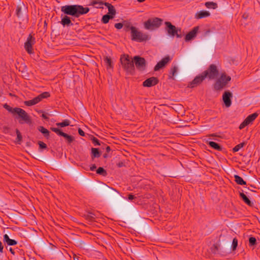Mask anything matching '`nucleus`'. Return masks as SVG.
<instances>
[{
	"instance_id": "nucleus-1",
	"label": "nucleus",
	"mask_w": 260,
	"mask_h": 260,
	"mask_svg": "<svg viewBox=\"0 0 260 260\" xmlns=\"http://www.w3.org/2000/svg\"><path fill=\"white\" fill-rule=\"evenodd\" d=\"M3 107L10 113L20 124H30L31 123V117L23 109L19 107L12 108L7 103L3 105Z\"/></svg>"
},
{
	"instance_id": "nucleus-2",
	"label": "nucleus",
	"mask_w": 260,
	"mask_h": 260,
	"mask_svg": "<svg viewBox=\"0 0 260 260\" xmlns=\"http://www.w3.org/2000/svg\"><path fill=\"white\" fill-rule=\"evenodd\" d=\"M120 206L125 207L124 214H127L131 218L136 219L139 218L138 213L136 211L134 208L129 203L125 202L120 198L118 199L117 203L114 204V208L118 211H120Z\"/></svg>"
},
{
	"instance_id": "nucleus-3",
	"label": "nucleus",
	"mask_w": 260,
	"mask_h": 260,
	"mask_svg": "<svg viewBox=\"0 0 260 260\" xmlns=\"http://www.w3.org/2000/svg\"><path fill=\"white\" fill-rule=\"evenodd\" d=\"M89 11V8L84 7L81 5H66V15H71L75 18H78L81 15L86 14Z\"/></svg>"
},
{
	"instance_id": "nucleus-4",
	"label": "nucleus",
	"mask_w": 260,
	"mask_h": 260,
	"mask_svg": "<svg viewBox=\"0 0 260 260\" xmlns=\"http://www.w3.org/2000/svg\"><path fill=\"white\" fill-rule=\"evenodd\" d=\"M211 251L214 254H219L221 255L225 256L231 253L230 242H217L214 244L211 248Z\"/></svg>"
},
{
	"instance_id": "nucleus-5",
	"label": "nucleus",
	"mask_w": 260,
	"mask_h": 260,
	"mask_svg": "<svg viewBox=\"0 0 260 260\" xmlns=\"http://www.w3.org/2000/svg\"><path fill=\"white\" fill-rule=\"evenodd\" d=\"M120 62L123 70L127 74L133 75L135 73V68L134 64L133 59L129 55L123 54L121 55Z\"/></svg>"
},
{
	"instance_id": "nucleus-6",
	"label": "nucleus",
	"mask_w": 260,
	"mask_h": 260,
	"mask_svg": "<svg viewBox=\"0 0 260 260\" xmlns=\"http://www.w3.org/2000/svg\"><path fill=\"white\" fill-rule=\"evenodd\" d=\"M163 20L158 17L150 18L144 22V26L147 30H153L159 28Z\"/></svg>"
},
{
	"instance_id": "nucleus-7",
	"label": "nucleus",
	"mask_w": 260,
	"mask_h": 260,
	"mask_svg": "<svg viewBox=\"0 0 260 260\" xmlns=\"http://www.w3.org/2000/svg\"><path fill=\"white\" fill-rule=\"evenodd\" d=\"M165 24L166 25L165 29L167 32L169 36L172 37H174L176 36L178 38H181V35L178 33L179 32H181V28L176 27L169 21H166L165 22Z\"/></svg>"
},
{
	"instance_id": "nucleus-8",
	"label": "nucleus",
	"mask_w": 260,
	"mask_h": 260,
	"mask_svg": "<svg viewBox=\"0 0 260 260\" xmlns=\"http://www.w3.org/2000/svg\"><path fill=\"white\" fill-rule=\"evenodd\" d=\"M231 80V77L230 76H227L225 73H222L220 78L216 81L214 84V89L215 90H221Z\"/></svg>"
},
{
	"instance_id": "nucleus-9",
	"label": "nucleus",
	"mask_w": 260,
	"mask_h": 260,
	"mask_svg": "<svg viewBox=\"0 0 260 260\" xmlns=\"http://www.w3.org/2000/svg\"><path fill=\"white\" fill-rule=\"evenodd\" d=\"M131 34V39L139 42L146 41L150 39V37L146 34H143L137 30V28H134Z\"/></svg>"
},
{
	"instance_id": "nucleus-10",
	"label": "nucleus",
	"mask_w": 260,
	"mask_h": 260,
	"mask_svg": "<svg viewBox=\"0 0 260 260\" xmlns=\"http://www.w3.org/2000/svg\"><path fill=\"white\" fill-rule=\"evenodd\" d=\"M202 74L205 78H208L210 80H212L218 75L219 71L216 65L211 64Z\"/></svg>"
},
{
	"instance_id": "nucleus-11",
	"label": "nucleus",
	"mask_w": 260,
	"mask_h": 260,
	"mask_svg": "<svg viewBox=\"0 0 260 260\" xmlns=\"http://www.w3.org/2000/svg\"><path fill=\"white\" fill-rule=\"evenodd\" d=\"M27 8L23 3L20 4L17 6L16 9V14L18 18L21 21L27 20Z\"/></svg>"
},
{
	"instance_id": "nucleus-12",
	"label": "nucleus",
	"mask_w": 260,
	"mask_h": 260,
	"mask_svg": "<svg viewBox=\"0 0 260 260\" xmlns=\"http://www.w3.org/2000/svg\"><path fill=\"white\" fill-rule=\"evenodd\" d=\"M66 240L77 246L82 247L85 244L80 240V237L78 235L73 233L67 235Z\"/></svg>"
},
{
	"instance_id": "nucleus-13",
	"label": "nucleus",
	"mask_w": 260,
	"mask_h": 260,
	"mask_svg": "<svg viewBox=\"0 0 260 260\" xmlns=\"http://www.w3.org/2000/svg\"><path fill=\"white\" fill-rule=\"evenodd\" d=\"M133 61L136 67L140 71H144L146 67V61L144 57L140 56H135L134 57Z\"/></svg>"
},
{
	"instance_id": "nucleus-14",
	"label": "nucleus",
	"mask_w": 260,
	"mask_h": 260,
	"mask_svg": "<svg viewBox=\"0 0 260 260\" xmlns=\"http://www.w3.org/2000/svg\"><path fill=\"white\" fill-rule=\"evenodd\" d=\"M35 34H30L24 43V48L27 52L31 54L33 52L32 45L36 43V39L34 37Z\"/></svg>"
},
{
	"instance_id": "nucleus-15",
	"label": "nucleus",
	"mask_w": 260,
	"mask_h": 260,
	"mask_svg": "<svg viewBox=\"0 0 260 260\" xmlns=\"http://www.w3.org/2000/svg\"><path fill=\"white\" fill-rule=\"evenodd\" d=\"M258 115V114L256 112H255L253 114L248 115L245 119V120L241 123L239 127V128L240 129H242L247 125H249L250 123H252V122L256 118Z\"/></svg>"
},
{
	"instance_id": "nucleus-16",
	"label": "nucleus",
	"mask_w": 260,
	"mask_h": 260,
	"mask_svg": "<svg viewBox=\"0 0 260 260\" xmlns=\"http://www.w3.org/2000/svg\"><path fill=\"white\" fill-rule=\"evenodd\" d=\"M205 79V78L202 73L197 76L192 81L190 82L188 85V87L191 88L197 87L198 85H200Z\"/></svg>"
},
{
	"instance_id": "nucleus-17",
	"label": "nucleus",
	"mask_w": 260,
	"mask_h": 260,
	"mask_svg": "<svg viewBox=\"0 0 260 260\" xmlns=\"http://www.w3.org/2000/svg\"><path fill=\"white\" fill-rule=\"evenodd\" d=\"M233 97L232 93L229 90L225 91L222 95V101L225 106L226 108H229L231 106L232 100L231 99Z\"/></svg>"
},
{
	"instance_id": "nucleus-18",
	"label": "nucleus",
	"mask_w": 260,
	"mask_h": 260,
	"mask_svg": "<svg viewBox=\"0 0 260 260\" xmlns=\"http://www.w3.org/2000/svg\"><path fill=\"white\" fill-rule=\"evenodd\" d=\"M171 58L169 55L166 56L160 61L157 62L154 68V70L155 71H157L164 68L166 64L171 61Z\"/></svg>"
},
{
	"instance_id": "nucleus-19",
	"label": "nucleus",
	"mask_w": 260,
	"mask_h": 260,
	"mask_svg": "<svg viewBox=\"0 0 260 260\" xmlns=\"http://www.w3.org/2000/svg\"><path fill=\"white\" fill-rule=\"evenodd\" d=\"M199 29V26L194 27L186 35L184 38L185 41L186 42H188L193 40L197 37Z\"/></svg>"
},
{
	"instance_id": "nucleus-20",
	"label": "nucleus",
	"mask_w": 260,
	"mask_h": 260,
	"mask_svg": "<svg viewBox=\"0 0 260 260\" xmlns=\"http://www.w3.org/2000/svg\"><path fill=\"white\" fill-rule=\"evenodd\" d=\"M159 82V80L157 77H152L145 80L143 82L144 87H150L156 85Z\"/></svg>"
},
{
	"instance_id": "nucleus-21",
	"label": "nucleus",
	"mask_w": 260,
	"mask_h": 260,
	"mask_svg": "<svg viewBox=\"0 0 260 260\" xmlns=\"http://www.w3.org/2000/svg\"><path fill=\"white\" fill-rule=\"evenodd\" d=\"M88 6H92L96 9H103V0H90Z\"/></svg>"
},
{
	"instance_id": "nucleus-22",
	"label": "nucleus",
	"mask_w": 260,
	"mask_h": 260,
	"mask_svg": "<svg viewBox=\"0 0 260 260\" xmlns=\"http://www.w3.org/2000/svg\"><path fill=\"white\" fill-rule=\"evenodd\" d=\"M210 15V13L209 11H206V10H201L195 14V18L197 19H202L203 18H206Z\"/></svg>"
},
{
	"instance_id": "nucleus-23",
	"label": "nucleus",
	"mask_w": 260,
	"mask_h": 260,
	"mask_svg": "<svg viewBox=\"0 0 260 260\" xmlns=\"http://www.w3.org/2000/svg\"><path fill=\"white\" fill-rule=\"evenodd\" d=\"M206 143L212 148L218 150V151H222V147L219 145L218 143L211 141L209 140H207L206 141Z\"/></svg>"
},
{
	"instance_id": "nucleus-24",
	"label": "nucleus",
	"mask_w": 260,
	"mask_h": 260,
	"mask_svg": "<svg viewBox=\"0 0 260 260\" xmlns=\"http://www.w3.org/2000/svg\"><path fill=\"white\" fill-rule=\"evenodd\" d=\"M239 196L242 200L249 206L253 207L254 206L253 202H251L243 192H239Z\"/></svg>"
},
{
	"instance_id": "nucleus-25",
	"label": "nucleus",
	"mask_w": 260,
	"mask_h": 260,
	"mask_svg": "<svg viewBox=\"0 0 260 260\" xmlns=\"http://www.w3.org/2000/svg\"><path fill=\"white\" fill-rule=\"evenodd\" d=\"M102 154L101 152L99 150V148H92L91 149V157L93 160L95 158H99Z\"/></svg>"
},
{
	"instance_id": "nucleus-26",
	"label": "nucleus",
	"mask_w": 260,
	"mask_h": 260,
	"mask_svg": "<svg viewBox=\"0 0 260 260\" xmlns=\"http://www.w3.org/2000/svg\"><path fill=\"white\" fill-rule=\"evenodd\" d=\"M123 27H124V30L126 32L128 31L129 30H131V32H132L133 28H136V27L132 26L131 22H129L127 20L123 21Z\"/></svg>"
},
{
	"instance_id": "nucleus-27",
	"label": "nucleus",
	"mask_w": 260,
	"mask_h": 260,
	"mask_svg": "<svg viewBox=\"0 0 260 260\" xmlns=\"http://www.w3.org/2000/svg\"><path fill=\"white\" fill-rule=\"evenodd\" d=\"M4 241L9 246L15 245L17 244V242L13 239H11L8 235H4Z\"/></svg>"
},
{
	"instance_id": "nucleus-28",
	"label": "nucleus",
	"mask_w": 260,
	"mask_h": 260,
	"mask_svg": "<svg viewBox=\"0 0 260 260\" xmlns=\"http://www.w3.org/2000/svg\"><path fill=\"white\" fill-rule=\"evenodd\" d=\"M40 102V99L39 97H36L32 100L26 101L24 102L25 105L27 106H31L35 105Z\"/></svg>"
},
{
	"instance_id": "nucleus-29",
	"label": "nucleus",
	"mask_w": 260,
	"mask_h": 260,
	"mask_svg": "<svg viewBox=\"0 0 260 260\" xmlns=\"http://www.w3.org/2000/svg\"><path fill=\"white\" fill-rule=\"evenodd\" d=\"M104 61L106 64L107 69H113V62H112V61L110 57L105 56L104 57Z\"/></svg>"
},
{
	"instance_id": "nucleus-30",
	"label": "nucleus",
	"mask_w": 260,
	"mask_h": 260,
	"mask_svg": "<svg viewBox=\"0 0 260 260\" xmlns=\"http://www.w3.org/2000/svg\"><path fill=\"white\" fill-rule=\"evenodd\" d=\"M235 181L238 185H244L246 184V182L243 179L238 175H235L234 176Z\"/></svg>"
},
{
	"instance_id": "nucleus-31",
	"label": "nucleus",
	"mask_w": 260,
	"mask_h": 260,
	"mask_svg": "<svg viewBox=\"0 0 260 260\" xmlns=\"http://www.w3.org/2000/svg\"><path fill=\"white\" fill-rule=\"evenodd\" d=\"M38 129L44 135L45 138L47 139L49 138L50 132L47 129L45 128L44 126H40L38 127Z\"/></svg>"
},
{
	"instance_id": "nucleus-32",
	"label": "nucleus",
	"mask_w": 260,
	"mask_h": 260,
	"mask_svg": "<svg viewBox=\"0 0 260 260\" xmlns=\"http://www.w3.org/2000/svg\"><path fill=\"white\" fill-rule=\"evenodd\" d=\"M88 136V138L92 141V143L94 144V146H100L101 143L100 141L93 135L87 134Z\"/></svg>"
},
{
	"instance_id": "nucleus-33",
	"label": "nucleus",
	"mask_w": 260,
	"mask_h": 260,
	"mask_svg": "<svg viewBox=\"0 0 260 260\" xmlns=\"http://www.w3.org/2000/svg\"><path fill=\"white\" fill-rule=\"evenodd\" d=\"M205 5L208 9H215L218 7L217 4L213 2H206Z\"/></svg>"
},
{
	"instance_id": "nucleus-34",
	"label": "nucleus",
	"mask_w": 260,
	"mask_h": 260,
	"mask_svg": "<svg viewBox=\"0 0 260 260\" xmlns=\"http://www.w3.org/2000/svg\"><path fill=\"white\" fill-rule=\"evenodd\" d=\"M51 129L58 135L65 137V133L63 132L59 127H52Z\"/></svg>"
},
{
	"instance_id": "nucleus-35",
	"label": "nucleus",
	"mask_w": 260,
	"mask_h": 260,
	"mask_svg": "<svg viewBox=\"0 0 260 260\" xmlns=\"http://www.w3.org/2000/svg\"><path fill=\"white\" fill-rule=\"evenodd\" d=\"M113 18L111 17L110 15L106 14L102 17L101 21L104 24H107L109 22L110 19H112Z\"/></svg>"
},
{
	"instance_id": "nucleus-36",
	"label": "nucleus",
	"mask_w": 260,
	"mask_h": 260,
	"mask_svg": "<svg viewBox=\"0 0 260 260\" xmlns=\"http://www.w3.org/2000/svg\"><path fill=\"white\" fill-rule=\"evenodd\" d=\"M96 173L99 175H102L103 176H106L107 172L105 169L103 167H99L96 171Z\"/></svg>"
},
{
	"instance_id": "nucleus-37",
	"label": "nucleus",
	"mask_w": 260,
	"mask_h": 260,
	"mask_svg": "<svg viewBox=\"0 0 260 260\" xmlns=\"http://www.w3.org/2000/svg\"><path fill=\"white\" fill-rule=\"evenodd\" d=\"M246 144V143L245 142H243L242 143H241L237 145L233 148V152H236L238 151L241 148H243Z\"/></svg>"
},
{
	"instance_id": "nucleus-38",
	"label": "nucleus",
	"mask_w": 260,
	"mask_h": 260,
	"mask_svg": "<svg viewBox=\"0 0 260 260\" xmlns=\"http://www.w3.org/2000/svg\"><path fill=\"white\" fill-rule=\"evenodd\" d=\"M116 10L113 6H112L111 7L109 8L108 13H107V14L110 15L111 17L114 18L115 15H116Z\"/></svg>"
},
{
	"instance_id": "nucleus-39",
	"label": "nucleus",
	"mask_w": 260,
	"mask_h": 260,
	"mask_svg": "<svg viewBox=\"0 0 260 260\" xmlns=\"http://www.w3.org/2000/svg\"><path fill=\"white\" fill-rule=\"evenodd\" d=\"M66 141L69 144L71 145L75 141V138L70 135L66 134Z\"/></svg>"
},
{
	"instance_id": "nucleus-40",
	"label": "nucleus",
	"mask_w": 260,
	"mask_h": 260,
	"mask_svg": "<svg viewBox=\"0 0 260 260\" xmlns=\"http://www.w3.org/2000/svg\"><path fill=\"white\" fill-rule=\"evenodd\" d=\"M16 133L17 135L16 143H17L19 144H20L22 140L21 134L18 129H16Z\"/></svg>"
},
{
	"instance_id": "nucleus-41",
	"label": "nucleus",
	"mask_w": 260,
	"mask_h": 260,
	"mask_svg": "<svg viewBox=\"0 0 260 260\" xmlns=\"http://www.w3.org/2000/svg\"><path fill=\"white\" fill-rule=\"evenodd\" d=\"M61 10L63 13L61 15V23L63 25V26H65V6H61Z\"/></svg>"
},
{
	"instance_id": "nucleus-42",
	"label": "nucleus",
	"mask_w": 260,
	"mask_h": 260,
	"mask_svg": "<svg viewBox=\"0 0 260 260\" xmlns=\"http://www.w3.org/2000/svg\"><path fill=\"white\" fill-rule=\"evenodd\" d=\"M177 70H178V68L176 66H174L173 68L171 69V71L170 72V75H169V77L170 78H172L173 80L174 79L173 77L175 76V74L177 72Z\"/></svg>"
},
{
	"instance_id": "nucleus-43",
	"label": "nucleus",
	"mask_w": 260,
	"mask_h": 260,
	"mask_svg": "<svg viewBox=\"0 0 260 260\" xmlns=\"http://www.w3.org/2000/svg\"><path fill=\"white\" fill-rule=\"evenodd\" d=\"M237 246H238V240L237 239V238H235L233 240L232 245H231L232 251H235L236 249Z\"/></svg>"
},
{
	"instance_id": "nucleus-44",
	"label": "nucleus",
	"mask_w": 260,
	"mask_h": 260,
	"mask_svg": "<svg viewBox=\"0 0 260 260\" xmlns=\"http://www.w3.org/2000/svg\"><path fill=\"white\" fill-rule=\"evenodd\" d=\"M256 239L254 237H250L249 238V246H254L256 245Z\"/></svg>"
},
{
	"instance_id": "nucleus-45",
	"label": "nucleus",
	"mask_w": 260,
	"mask_h": 260,
	"mask_svg": "<svg viewBox=\"0 0 260 260\" xmlns=\"http://www.w3.org/2000/svg\"><path fill=\"white\" fill-rule=\"evenodd\" d=\"M94 216L95 215L91 213V212H88L86 215L85 217L86 219L90 221H92L94 220Z\"/></svg>"
},
{
	"instance_id": "nucleus-46",
	"label": "nucleus",
	"mask_w": 260,
	"mask_h": 260,
	"mask_svg": "<svg viewBox=\"0 0 260 260\" xmlns=\"http://www.w3.org/2000/svg\"><path fill=\"white\" fill-rule=\"evenodd\" d=\"M50 96V93L48 92H44L40 94H39L37 97H39L40 99V102L43 99L45 98H47Z\"/></svg>"
},
{
	"instance_id": "nucleus-47",
	"label": "nucleus",
	"mask_w": 260,
	"mask_h": 260,
	"mask_svg": "<svg viewBox=\"0 0 260 260\" xmlns=\"http://www.w3.org/2000/svg\"><path fill=\"white\" fill-rule=\"evenodd\" d=\"M38 144L40 149H46L47 148V145L42 141H39Z\"/></svg>"
},
{
	"instance_id": "nucleus-48",
	"label": "nucleus",
	"mask_w": 260,
	"mask_h": 260,
	"mask_svg": "<svg viewBox=\"0 0 260 260\" xmlns=\"http://www.w3.org/2000/svg\"><path fill=\"white\" fill-rule=\"evenodd\" d=\"M72 25L73 23L71 22V18L70 17L66 16V25L70 26Z\"/></svg>"
},
{
	"instance_id": "nucleus-49",
	"label": "nucleus",
	"mask_w": 260,
	"mask_h": 260,
	"mask_svg": "<svg viewBox=\"0 0 260 260\" xmlns=\"http://www.w3.org/2000/svg\"><path fill=\"white\" fill-rule=\"evenodd\" d=\"M114 26L116 28L118 29H121L123 26V22L122 23H115V25H114Z\"/></svg>"
},
{
	"instance_id": "nucleus-50",
	"label": "nucleus",
	"mask_w": 260,
	"mask_h": 260,
	"mask_svg": "<svg viewBox=\"0 0 260 260\" xmlns=\"http://www.w3.org/2000/svg\"><path fill=\"white\" fill-rule=\"evenodd\" d=\"M117 166L119 168H121L122 167L125 166V162L124 161H119L118 163L117 164Z\"/></svg>"
},
{
	"instance_id": "nucleus-51",
	"label": "nucleus",
	"mask_w": 260,
	"mask_h": 260,
	"mask_svg": "<svg viewBox=\"0 0 260 260\" xmlns=\"http://www.w3.org/2000/svg\"><path fill=\"white\" fill-rule=\"evenodd\" d=\"M78 133L81 136H85V133L84 131L80 128H78Z\"/></svg>"
},
{
	"instance_id": "nucleus-52",
	"label": "nucleus",
	"mask_w": 260,
	"mask_h": 260,
	"mask_svg": "<svg viewBox=\"0 0 260 260\" xmlns=\"http://www.w3.org/2000/svg\"><path fill=\"white\" fill-rule=\"evenodd\" d=\"M56 125L57 126H60L61 127H64L65 126V120H63L60 123H56Z\"/></svg>"
},
{
	"instance_id": "nucleus-53",
	"label": "nucleus",
	"mask_w": 260,
	"mask_h": 260,
	"mask_svg": "<svg viewBox=\"0 0 260 260\" xmlns=\"http://www.w3.org/2000/svg\"><path fill=\"white\" fill-rule=\"evenodd\" d=\"M136 198V197L132 194H129L128 196V199L129 200H133Z\"/></svg>"
},
{
	"instance_id": "nucleus-54",
	"label": "nucleus",
	"mask_w": 260,
	"mask_h": 260,
	"mask_svg": "<svg viewBox=\"0 0 260 260\" xmlns=\"http://www.w3.org/2000/svg\"><path fill=\"white\" fill-rule=\"evenodd\" d=\"M103 5H105L106 7H107L108 9H109V8L111 7L112 6L111 4L107 2H104V1Z\"/></svg>"
},
{
	"instance_id": "nucleus-55",
	"label": "nucleus",
	"mask_w": 260,
	"mask_h": 260,
	"mask_svg": "<svg viewBox=\"0 0 260 260\" xmlns=\"http://www.w3.org/2000/svg\"><path fill=\"white\" fill-rule=\"evenodd\" d=\"M96 168V165L95 164L92 165L90 168V170L91 171H94Z\"/></svg>"
},
{
	"instance_id": "nucleus-56",
	"label": "nucleus",
	"mask_w": 260,
	"mask_h": 260,
	"mask_svg": "<svg viewBox=\"0 0 260 260\" xmlns=\"http://www.w3.org/2000/svg\"><path fill=\"white\" fill-rule=\"evenodd\" d=\"M71 122L70 120L66 119V126L71 125L73 126V125L71 124Z\"/></svg>"
},
{
	"instance_id": "nucleus-57",
	"label": "nucleus",
	"mask_w": 260,
	"mask_h": 260,
	"mask_svg": "<svg viewBox=\"0 0 260 260\" xmlns=\"http://www.w3.org/2000/svg\"><path fill=\"white\" fill-rule=\"evenodd\" d=\"M74 260H80L79 257L77 256L75 254L73 253Z\"/></svg>"
},
{
	"instance_id": "nucleus-58",
	"label": "nucleus",
	"mask_w": 260,
	"mask_h": 260,
	"mask_svg": "<svg viewBox=\"0 0 260 260\" xmlns=\"http://www.w3.org/2000/svg\"><path fill=\"white\" fill-rule=\"evenodd\" d=\"M4 246H3L2 243L0 241V252H3Z\"/></svg>"
},
{
	"instance_id": "nucleus-59",
	"label": "nucleus",
	"mask_w": 260,
	"mask_h": 260,
	"mask_svg": "<svg viewBox=\"0 0 260 260\" xmlns=\"http://www.w3.org/2000/svg\"><path fill=\"white\" fill-rule=\"evenodd\" d=\"M111 148L110 146H107L106 147V152L107 153H109L110 151H111Z\"/></svg>"
},
{
	"instance_id": "nucleus-60",
	"label": "nucleus",
	"mask_w": 260,
	"mask_h": 260,
	"mask_svg": "<svg viewBox=\"0 0 260 260\" xmlns=\"http://www.w3.org/2000/svg\"><path fill=\"white\" fill-rule=\"evenodd\" d=\"M9 251L11 252V253L13 254V255H14L15 254V251H14V250L11 248L10 247L9 248Z\"/></svg>"
},
{
	"instance_id": "nucleus-61",
	"label": "nucleus",
	"mask_w": 260,
	"mask_h": 260,
	"mask_svg": "<svg viewBox=\"0 0 260 260\" xmlns=\"http://www.w3.org/2000/svg\"><path fill=\"white\" fill-rule=\"evenodd\" d=\"M42 117L45 119H48V117L45 114H43Z\"/></svg>"
},
{
	"instance_id": "nucleus-62",
	"label": "nucleus",
	"mask_w": 260,
	"mask_h": 260,
	"mask_svg": "<svg viewBox=\"0 0 260 260\" xmlns=\"http://www.w3.org/2000/svg\"><path fill=\"white\" fill-rule=\"evenodd\" d=\"M103 157H104V158H106L108 157L109 156L107 153H105L103 155Z\"/></svg>"
},
{
	"instance_id": "nucleus-63",
	"label": "nucleus",
	"mask_w": 260,
	"mask_h": 260,
	"mask_svg": "<svg viewBox=\"0 0 260 260\" xmlns=\"http://www.w3.org/2000/svg\"><path fill=\"white\" fill-rule=\"evenodd\" d=\"M145 0H137V1L139 3L144 2Z\"/></svg>"
},
{
	"instance_id": "nucleus-64",
	"label": "nucleus",
	"mask_w": 260,
	"mask_h": 260,
	"mask_svg": "<svg viewBox=\"0 0 260 260\" xmlns=\"http://www.w3.org/2000/svg\"><path fill=\"white\" fill-rule=\"evenodd\" d=\"M210 136H212V137H216V136H216V135L215 134H211Z\"/></svg>"
}]
</instances>
